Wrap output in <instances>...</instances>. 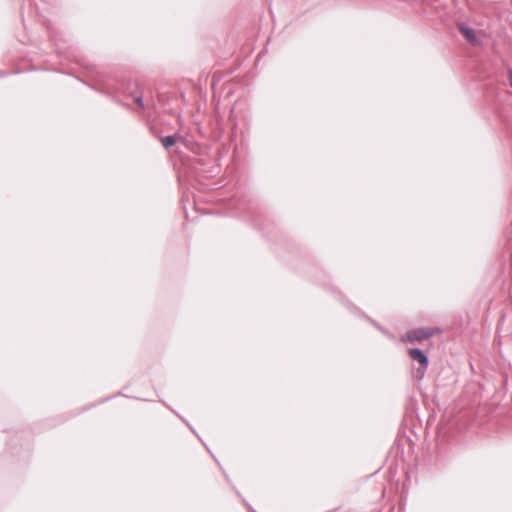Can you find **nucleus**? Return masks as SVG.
Wrapping results in <instances>:
<instances>
[{"label": "nucleus", "mask_w": 512, "mask_h": 512, "mask_svg": "<svg viewBox=\"0 0 512 512\" xmlns=\"http://www.w3.org/2000/svg\"><path fill=\"white\" fill-rule=\"evenodd\" d=\"M508 81H509V84L512 88V69H509L508 70Z\"/></svg>", "instance_id": "423d86ee"}, {"label": "nucleus", "mask_w": 512, "mask_h": 512, "mask_svg": "<svg viewBox=\"0 0 512 512\" xmlns=\"http://www.w3.org/2000/svg\"><path fill=\"white\" fill-rule=\"evenodd\" d=\"M433 336V330L431 328H417L408 331L403 337V341L407 342H421L423 340L429 339Z\"/></svg>", "instance_id": "f03ea898"}, {"label": "nucleus", "mask_w": 512, "mask_h": 512, "mask_svg": "<svg viewBox=\"0 0 512 512\" xmlns=\"http://www.w3.org/2000/svg\"><path fill=\"white\" fill-rule=\"evenodd\" d=\"M134 102L140 107V108H144V102H143V97L142 96H135L134 98Z\"/></svg>", "instance_id": "39448f33"}, {"label": "nucleus", "mask_w": 512, "mask_h": 512, "mask_svg": "<svg viewBox=\"0 0 512 512\" xmlns=\"http://www.w3.org/2000/svg\"><path fill=\"white\" fill-rule=\"evenodd\" d=\"M408 354L414 361L418 362L419 364V366L414 371V377L420 381L425 376L426 370L429 365V358L419 348H409Z\"/></svg>", "instance_id": "f257e3e1"}, {"label": "nucleus", "mask_w": 512, "mask_h": 512, "mask_svg": "<svg viewBox=\"0 0 512 512\" xmlns=\"http://www.w3.org/2000/svg\"><path fill=\"white\" fill-rule=\"evenodd\" d=\"M178 135H167L164 137H161V143L164 146L165 149H169L170 147L174 146L177 142Z\"/></svg>", "instance_id": "20e7f679"}, {"label": "nucleus", "mask_w": 512, "mask_h": 512, "mask_svg": "<svg viewBox=\"0 0 512 512\" xmlns=\"http://www.w3.org/2000/svg\"><path fill=\"white\" fill-rule=\"evenodd\" d=\"M459 30L470 43H475L477 41L475 31L472 28L467 27L464 24H460Z\"/></svg>", "instance_id": "7ed1b4c3"}]
</instances>
